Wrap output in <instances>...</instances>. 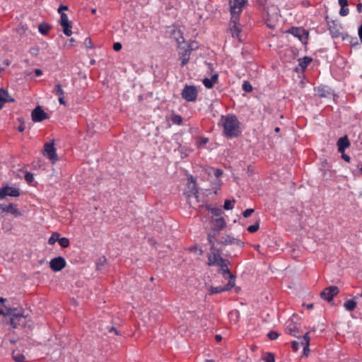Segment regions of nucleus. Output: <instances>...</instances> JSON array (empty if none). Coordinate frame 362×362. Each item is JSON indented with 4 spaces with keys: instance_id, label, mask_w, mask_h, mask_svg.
<instances>
[{
    "instance_id": "nucleus-49",
    "label": "nucleus",
    "mask_w": 362,
    "mask_h": 362,
    "mask_svg": "<svg viewBox=\"0 0 362 362\" xmlns=\"http://www.w3.org/2000/svg\"><path fill=\"white\" fill-rule=\"evenodd\" d=\"M338 2L341 7H348L347 0H338Z\"/></svg>"
},
{
    "instance_id": "nucleus-62",
    "label": "nucleus",
    "mask_w": 362,
    "mask_h": 362,
    "mask_svg": "<svg viewBox=\"0 0 362 362\" xmlns=\"http://www.w3.org/2000/svg\"><path fill=\"white\" fill-rule=\"evenodd\" d=\"M216 339L217 341H221L222 337H221V335L217 334V335H216Z\"/></svg>"
},
{
    "instance_id": "nucleus-35",
    "label": "nucleus",
    "mask_w": 362,
    "mask_h": 362,
    "mask_svg": "<svg viewBox=\"0 0 362 362\" xmlns=\"http://www.w3.org/2000/svg\"><path fill=\"white\" fill-rule=\"evenodd\" d=\"M7 95V91L4 89H0V104L3 105L4 103L8 101V100L6 98Z\"/></svg>"
},
{
    "instance_id": "nucleus-38",
    "label": "nucleus",
    "mask_w": 362,
    "mask_h": 362,
    "mask_svg": "<svg viewBox=\"0 0 362 362\" xmlns=\"http://www.w3.org/2000/svg\"><path fill=\"white\" fill-rule=\"evenodd\" d=\"M172 122L175 124H181L182 122V118L179 115H175L171 118Z\"/></svg>"
},
{
    "instance_id": "nucleus-42",
    "label": "nucleus",
    "mask_w": 362,
    "mask_h": 362,
    "mask_svg": "<svg viewBox=\"0 0 362 362\" xmlns=\"http://www.w3.org/2000/svg\"><path fill=\"white\" fill-rule=\"evenodd\" d=\"M300 341H293L291 342V347H292L293 351H297L300 347Z\"/></svg>"
},
{
    "instance_id": "nucleus-41",
    "label": "nucleus",
    "mask_w": 362,
    "mask_h": 362,
    "mask_svg": "<svg viewBox=\"0 0 362 362\" xmlns=\"http://www.w3.org/2000/svg\"><path fill=\"white\" fill-rule=\"evenodd\" d=\"M279 334L275 331H270L267 333V337L271 340H275L279 337Z\"/></svg>"
},
{
    "instance_id": "nucleus-21",
    "label": "nucleus",
    "mask_w": 362,
    "mask_h": 362,
    "mask_svg": "<svg viewBox=\"0 0 362 362\" xmlns=\"http://www.w3.org/2000/svg\"><path fill=\"white\" fill-rule=\"evenodd\" d=\"M192 49H193L190 45H187L186 49L179 52V57L181 59V66H185L189 62V57Z\"/></svg>"
},
{
    "instance_id": "nucleus-61",
    "label": "nucleus",
    "mask_w": 362,
    "mask_h": 362,
    "mask_svg": "<svg viewBox=\"0 0 362 362\" xmlns=\"http://www.w3.org/2000/svg\"><path fill=\"white\" fill-rule=\"evenodd\" d=\"M357 11L358 12H362V3H359L357 5Z\"/></svg>"
},
{
    "instance_id": "nucleus-23",
    "label": "nucleus",
    "mask_w": 362,
    "mask_h": 362,
    "mask_svg": "<svg viewBox=\"0 0 362 362\" xmlns=\"http://www.w3.org/2000/svg\"><path fill=\"white\" fill-rule=\"evenodd\" d=\"M299 340H300V344L303 346V354L305 356L308 355L310 351L309 345H310V337L309 332H307L303 337H298Z\"/></svg>"
},
{
    "instance_id": "nucleus-44",
    "label": "nucleus",
    "mask_w": 362,
    "mask_h": 362,
    "mask_svg": "<svg viewBox=\"0 0 362 362\" xmlns=\"http://www.w3.org/2000/svg\"><path fill=\"white\" fill-rule=\"evenodd\" d=\"M349 8L348 7H341L340 8V11H339V14L341 16H346L349 14Z\"/></svg>"
},
{
    "instance_id": "nucleus-30",
    "label": "nucleus",
    "mask_w": 362,
    "mask_h": 362,
    "mask_svg": "<svg viewBox=\"0 0 362 362\" xmlns=\"http://www.w3.org/2000/svg\"><path fill=\"white\" fill-rule=\"evenodd\" d=\"M357 305V303L354 300H348L344 303V307L347 311H353Z\"/></svg>"
},
{
    "instance_id": "nucleus-33",
    "label": "nucleus",
    "mask_w": 362,
    "mask_h": 362,
    "mask_svg": "<svg viewBox=\"0 0 362 362\" xmlns=\"http://www.w3.org/2000/svg\"><path fill=\"white\" fill-rule=\"evenodd\" d=\"M58 243L63 248H66L70 245V241L67 238L63 237L58 239Z\"/></svg>"
},
{
    "instance_id": "nucleus-2",
    "label": "nucleus",
    "mask_w": 362,
    "mask_h": 362,
    "mask_svg": "<svg viewBox=\"0 0 362 362\" xmlns=\"http://www.w3.org/2000/svg\"><path fill=\"white\" fill-rule=\"evenodd\" d=\"M207 240L210 245V252L208 254V262L207 265L215 266L219 262H223L224 259L221 254V250L215 247V243L217 241L216 234L208 233Z\"/></svg>"
},
{
    "instance_id": "nucleus-37",
    "label": "nucleus",
    "mask_w": 362,
    "mask_h": 362,
    "mask_svg": "<svg viewBox=\"0 0 362 362\" xmlns=\"http://www.w3.org/2000/svg\"><path fill=\"white\" fill-rule=\"evenodd\" d=\"M234 203H235L234 200L230 201V200L226 199L224 202L223 208L226 210H230V209H233Z\"/></svg>"
},
{
    "instance_id": "nucleus-28",
    "label": "nucleus",
    "mask_w": 362,
    "mask_h": 362,
    "mask_svg": "<svg viewBox=\"0 0 362 362\" xmlns=\"http://www.w3.org/2000/svg\"><path fill=\"white\" fill-rule=\"evenodd\" d=\"M51 28H52L51 25H49L48 23H45V22H43L39 25L38 31L41 34H42L44 35H47L49 33Z\"/></svg>"
},
{
    "instance_id": "nucleus-8",
    "label": "nucleus",
    "mask_w": 362,
    "mask_h": 362,
    "mask_svg": "<svg viewBox=\"0 0 362 362\" xmlns=\"http://www.w3.org/2000/svg\"><path fill=\"white\" fill-rule=\"evenodd\" d=\"M288 33H291L294 37L298 38V40L303 44H307L308 40V32L300 27H293L288 30Z\"/></svg>"
},
{
    "instance_id": "nucleus-46",
    "label": "nucleus",
    "mask_w": 362,
    "mask_h": 362,
    "mask_svg": "<svg viewBox=\"0 0 362 362\" xmlns=\"http://www.w3.org/2000/svg\"><path fill=\"white\" fill-rule=\"evenodd\" d=\"M214 171V176L218 179L223 174V170H221V169H214V168H211Z\"/></svg>"
},
{
    "instance_id": "nucleus-15",
    "label": "nucleus",
    "mask_w": 362,
    "mask_h": 362,
    "mask_svg": "<svg viewBox=\"0 0 362 362\" xmlns=\"http://www.w3.org/2000/svg\"><path fill=\"white\" fill-rule=\"evenodd\" d=\"M229 262L226 259H223V262H219L216 264V266L219 267V271L221 273L222 276L225 279H228L229 281H235V276L233 275L230 270L228 269Z\"/></svg>"
},
{
    "instance_id": "nucleus-19",
    "label": "nucleus",
    "mask_w": 362,
    "mask_h": 362,
    "mask_svg": "<svg viewBox=\"0 0 362 362\" xmlns=\"http://www.w3.org/2000/svg\"><path fill=\"white\" fill-rule=\"evenodd\" d=\"M220 244L223 245H235L239 248H243L245 243L240 239L235 238L230 235H226L222 240L219 242Z\"/></svg>"
},
{
    "instance_id": "nucleus-63",
    "label": "nucleus",
    "mask_w": 362,
    "mask_h": 362,
    "mask_svg": "<svg viewBox=\"0 0 362 362\" xmlns=\"http://www.w3.org/2000/svg\"><path fill=\"white\" fill-rule=\"evenodd\" d=\"M307 308L308 309H312L313 308V304L310 303V304H308L306 305Z\"/></svg>"
},
{
    "instance_id": "nucleus-18",
    "label": "nucleus",
    "mask_w": 362,
    "mask_h": 362,
    "mask_svg": "<svg viewBox=\"0 0 362 362\" xmlns=\"http://www.w3.org/2000/svg\"><path fill=\"white\" fill-rule=\"evenodd\" d=\"M235 286V281H228V283L225 286H210L209 288V294H215V293H219L224 291H230Z\"/></svg>"
},
{
    "instance_id": "nucleus-27",
    "label": "nucleus",
    "mask_w": 362,
    "mask_h": 362,
    "mask_svg": "<svg viewBox=\"0 0 362 362\" xmlns=\"http://www.w3.org/2000/svg\"><path fill=\"white\" fill-rule=\"evenodd\" d=\"M317 93L320 98H327L330 95L329 90L327 86H319Z\"/></svg>"
},
{
    "instance_id": "nucleus-45",
    "label": "nucleus",
    "mask_w": 362,
    "mask_h": 362,
    "mask_svg": "<svg viewBox=\"0 0 362 362\" xmlns=\"http://www.w3.org/2000/svg\"><path fill=\"white\" fill-rule=\"evenodd\" d=\"M254 212L253 209H247L243 212V216L245 218L249 217Z\"/></svg>"
},
{
    "instance_id": "nucleus-57",
    "label": "nucleus",
    "mask_w": 362,
    "mask_h": 362,
    "mask_svg": "<svg viewBox=\"0 0 362 362\" xmlns=\"http://www.w3.org/2000/svg\"><path fill=\"white\" fill-rule=\"evenodd\" d=\"M59 103L62 105H65L64 95L59 97Z\"/></svg>"
},
{
    "instance_id": "nucleus-36",
    "label": "nucleus",
    "mask_w": 362,
    "mask_h": 362,
    "mask_svg": "<svg viewBox=\"0 0 362 362\" xmlns=\"http://www.w3.org/2000/svg\"><path fill=\"white\" fill-rule=\"evenodd\" d=\"M259 223L258 221H257L253 225L250 226L247 230L248 232L253 233H255L256 231H257L259 230Z\"/></svg>"
},
{
    "instance_id": "nucleus-16",
    "label": "nucleus",
    "mask_w": 362,
    "mask_h": 362,
    "mask_svg": "<svg viewBox=\"0 0 362 362\" xmlns=\"http://www.w3.org/2000/svg\"><path fill=\"white\" fill-rule=\"evenodd\" d=\"M0 210L1 212L11 214L15 217L22 216L21 211L18 209L17 205L10 203L8 204H0Z\"/></svg>"
},
{
    "instance_id": "nucleus-25",
    "label": "nucleus",
    "mask_w": 362,
    "mask_h": 362,
    "mask_svg": "<svg viewBox=\"0 0 362 362\" xmlns=\"http://www.w3.org/2000/svg\"><path fill=\"white\" fill-rule=\"evenodd\" d=\"M230 30L233 36L238 37L239 33L241 32V29L239 25V21H235L233 17L230 18Z\"/></svg>"
},
{
    "instance_id": "nucleus-32",
    "label": "nucleus",
    "mask_w": 362,
    "mask_h": 362,
    "mask_svg": "<svg viewBox=\"0 0 362 362\" xmlns=\"http://www.w3.org/2000/svg\"><path fill=\"white\" fill-rule=\"evenodd\" d=\"M209 211L211 212L214 218L222 217L223 211L220 208H209Z\"/></svg>"
},
{
    "instance_id": "nucleus-59",
    "label": "nucleus",
    "mask_w": 362,
    "mask_h": 362,
    "mask_svg": "<svg viewBox=\"0 0 362 362\" xmlns=\"http://www.w3.org/2000/svg\"><path fill=\"white\" fill-rule=\"evenodd\" d=\"M302 5L305 7H308L310 6V3L308 1H303Z\"/></svg>"
},
{
    "instance_id": "nucleus-58",
    "label": "nucleus",
    "mask_w": 362,
    "mask_h": 362,
    "mask_svg": "<svg viewBox=\"0 0 362 362\" xmlns=\"http://www.w3.org/2000/svg\"><path fill=\"white\" fill-rule=\"evenodd\" d=\"M4 65L8 66L11 64V61L8 59H6L3 62Z\"/></svg>"
},
{
    "instance_id": "nucleus-13",
    "label": "nucleus",
    "mask_w": 362,
    "mask_h": 362,
    "mask_svg": "<svg viewBox=\"0 0 362 362\" xmlns=\"http://www.w3.org/2000/svg\"><path fill=\"white\" fill-rule=\"evenodd\" d=\"M32 120L34 122H40L44 119L49 117L48 115L42 110V108L37 105L31 112Z\"/></svg>"
},
{
    "instance_id": "nucleus-39",
    "label": "nucleus",
    "mask_w": 362,
    "mask_h": 362,
    "mask_svg": "<svg viewBox=\"0 0 362 362\" xmlns=\"http://www.w3.org/2000/svg\"><path fill=\"white\" fill-rule=\"evenodd\" d=\"M264 362H275L274 356L272 353H267L265 356L263 357Z\"/></svg>"
},
{
    "instance_id": "nucleus-22",
    "label": "nucleus",
    "mask_w": 362,
    "mask_h": 362,
    "mask_svg": "<svg viewBox=\"0 0 362 362\" xmlns=\"http://www.w3.org/2000/svg\"><path fill=\"white\" fill-rule=\"evenodd\" d=\"M338 151L339 153H344L345 149L349 148L351 145V143L348 139L346 135L340 137L337 142Z\"/></svg>"
},
{
    "instance_id": "nucleus-14",
    "label": "nucleus",
    "mask_w": 362,
    "mask_h": 362,
    "mask_svg": "<svg viewBox=\"0 0 362 362\" xmlns=\"http://www.w3.org/2000/svg\"><path fill=\"white\" fill-rule=\"evenodd\" d=\"M187 187L189 189L187 197H190L191 196L194 195L196 197H198L199 190L197 185L196 180L194 177L189 175L187 176Z\"/></svg>"
},
{
    "instance_id": "nucleus-43",
    "label": "nucleus",
    "mask_w": 362,
    "mask_h": 362,
    "mask_svg": "<svg viewBox=\"0 0 362 362\" xmlns=\"http://www.w3.org/2000/svg\"><path fill=\"white\" fill-rule=\"evenodd\" d=\"M13 358L16 362H25V356L23 354H18L16 356H13Z\"/></svg>"
},
{
    "instance_id": "nucleus-26",
    "label": "nucleus",
    "mask_w": 362,
    "mask_h": 362,
    "mask_svg": "<svg viewBox=\"0 0 362 362\" xmlns=\"http://www.w3.org/2000/svg\"><path fill=\"white\" fill-rule=\"evenodd\" d=\"M218 81V74H215L210 78H205L203 79V84L206 88H211Z\"/></svg>"
},
{
    "instance_id": "nucleus-55",
    "label": "nucleus",
    "mask_w": 362,
    "mask_h": 362,
    "mask_svg": "<svg viewBox=\"0 0 362 362\" xmlns=\"http://www.w3.org/2000/svg\"><path fill=\"white\" fill-rule=\"evenodd\" d=\"M108 332H109L110 333H111V332H115L117 335V334H119V333H118L117 330V329H116L113 326L110 327L108 329Z\"/></svg>"
},
{
    "instance_id": "nucleus-24",
    "label": "nucleus",
    "mask_w": 362,
    "mask_h": 362,
    "mask_svg": "<svg viewBox=\"0 0 362 362\" xmlns=\"http://www.w3.org/2000/svg\"><path fill=\"white\" fill-rule=\"evenodd\" d=\"M328 29L332 34V37H338L341 35L340 28L335 21H332L327 23Z\"/></svg>"
},
{
    "instance_id": "nucleus-3",
    "label": "nucleus",
    "mask_w": 362,
    "mask_h": 362,
    "mask_svg": "<svg viewBox=\"0 0 362 362\" xmlns=\"http://www.w3.org/2000/svg\"><path fill=\"white\" fill-rule=\"evenodd\" d=\"M247 3V0H229L230 13L235 21H240L239 15Z\"/></svg>"
},
{
    "instance_id": "nucleus-20",
    "label": "nucleus",
    "mask_w": 362,
    "mask_h": 362,
    "mask_svg": "<svg viewBox=\"0 0 362 362\" xmlns=\"http://www.w3.org/2000/svg\"><path fill=\"white\" fill-rule=\"evenodd\" d=\"M170 38L177 44V47L185 42L183 33L180 29H173L170 33Z\"/></svg>"
},
{
    "instance_id": "nucleus-6",
    "label": "nucleus",
    "mask_w": 362,
    "mask_h": 362,
    "mask_svg": "<svg viewBox=\"0 0 362 362\" xmlns=\"http://www.w3.org/2000/svg\"><path fill=\"white\" fill-rule=\"evenodd\" d=\"M42 154L44 156L48 158L52 163H55L57 162L58 156L57 154V149L54 147V141L47 142L44 144Z\"/></svg>"
},
{
    "instance_id": "nucleus-48",
    "label": "nucleus",
    "mask_w": 362,
    "mask_h": 362,
    "mask_svg": "<svg viewBox=\"0 0 362 362\" xmlns=\"http://www.w3.org/2000/svg\"><path fill=\"white\" fill-rule=\"evenodd\" d=\"M122 46V44L120 42H115L114 45H113V49L115 51H119L121 50Z\"/></svg>"
},
{
    "instance_id": "nucleus-53",
    "label": "nucleus",
    "mask_w": 362,
    "mask_h": 362,
    "mask_svg": "<svg viewBox=\"0 0 362 362\" xmlns=\"http://www.w3.org/2000/svg\"><path fill=\"white\" fill-rule=\"evenodd\" d=\"M25 129V126L24 124V123H21L18 127V131L20 132H23Z\"/></svg>"
},
{
    "instance_id": "nucleus-17",
    "label": "nucleus",
    "mask_w": 362,
    "mask_h": 362,
    "mask_svg": "<svg viewBox=\"0 0 362 362\" xmlns=\"http://www.w3.org/2000/svg\"><path fill=\"white\" fill-rule=\"evenodd\" d=\"M286 331L288 334L298 338L299 337L298 334L301 333L299 325L291 319H289L286 323Z\"/></svg>"
},
{
    "instance_id": "nucleus-11",
    "label": "nucleus",
    "mask_w": 362,
    "mask_h": 362,
    "mask_svg": "<svg viewBox=\"0 0 362 362\" xmlns=\"http://www.w3.org/2000/svg\"><path fill=\"white\" fill-rule=\"evenodd\" d=\"M66 260L62 257H54L49 262L51 269L55 272L62 270L66 267Z\"/></svg>"
},
{
    "instance_id": "nucleus-47",
    "label": "nucleus",
    "mask_w": 362,
    "mask_h": 362,
    "mask_svg": "<svg viewBox=\"0 0 362 362\" xmlns=\"http://www.w3.org/2000/svg\"><path fill=\"white\" fill-rule=\"evenodd\" d=\"M85 45L86 46V47H88V48H93V44L92 42V40L89 37H87L85 40Z\"/></svg>"
},
{
    "instance_id": "nucleus-51",
    "label": "nucleus",
    "mask_w": 362,
    "mask_h": 362,
    "mask_svg": "<svg viewBox=\"0 0 362 362\" xmlns=\"http://www.w3.org/2000/svg\"><path fill=\"white\" fill-rule=\"evenodd\" d=\"M66 10H68V7L66 6L61 5L59 7L57 11L59 13H63L62 11H66Z\"/></svg>"
},
{
    "instance_id": "nucleus-34",
    "label": "nucleus",
    "mask_w": 362,
    "mask_h": 362,
    "mask_svg": "<svg viewBox=\"0 0 362 362\" xmlns=\"http://www.w3.org/2000/svg\"><path fill=\"white\" fill-rule=\"evenodd\" d=\"M242 88L244 91L247 93H250L252 91V86L250 83L247 81H244L242 84Z\"/></svg>"
},
{
    "instance_id": "nucleus-5",
    "label": "nucleus",
    "mask_w": 362,
    "mask_h": 362,
    "mask_svg": "<svg viewBox=\"0 0 362 362\" xmlns=\"http://www.w3.org/2000/svg\"><path fill=\"white\" fill-rule=\"evenodd\" d=\"M16 309H13L9 312L11 315V325L13 328L25 326L28 320L27 317L21 313H16Z\"/></svg>"
},
{
    "instance_id": "nucleus-52",
    "label": "nucleus",
    "mask_w": 362,
    "mask_h": 362,
    "mask_svg": "<svg viewBox=\"0 0 362 362\" xmlns=\"http://www.w3.org/2000/svg\"><path fill=\"white\" fill-rule=\"evenodd\" d=\"M266 13H267L266 21H267V25L269 27L272 28V26L269 23V21H270L271 16H270L268 11H266Z\"/></svg>"
},
{
    "instance_id": "nucleus-31",
    "label": "nucleus",
    "mask_w": 362,
    "mask_h": 362,
    "mask_svg": "<svg viewBox=\"0 0 362 362\" xmlns=\"http://www.w3.org/2000/svg\"><path fill=\"white\" fill-rule=\"evenodd\" d=\"M52 93L54 95H56L59 97L64 95V91L62 89V85L59 83H57L55 86L54 89L52 90Z\"/></svg>"
},
{
    "instance_id": "nucleus-4",
    "label": "nucleus",
    "mask_w": 362,
    "mask_h": 362,
    "mask_svg": "<svg viewBox=\"0 0 362 362\" xmlns=\"http://www.w3.org/2000/svg\"><path fill=\"white\" fill-rule=\"evenodd\" d=\"M181 95L187 102H195L198 95V90L195 86L185 85Z\"/></svg>"
},
{
    "instance_id": "nucleus-56",
    "label": "nucleus",
    "mask_w": 362,
    "mask_h": 362,
    "mask_svg": "<svg viewBox=\"0 0 362 362\" xmlns=\"http://www.w3.org/2000/svg\"><path fill=\"white\" fill-rule=\"evenodd\" d=\"M35 74L37 76H40L41 75H42V71L40 69H35Z\"/></svg>"
},
{
    "instance_id": "nucleus-40",
    "label": "nucleus",
    "mask_w": 362,
    "mask_h": 362,
    "mask_svg": "<svg viewBox=\"0 0 362 362\" xmlns=\"http://www.w3.org/2000/svg\"><path fill=\"white\" fill-rule=\"evenodd\" d=\"M24 177H25V181L28 184H30L34 180L33 174L30 172H26Z\"/></svg>"
},
{
    "instance_id": "nucleus-1",
    "label": "nucleus",
    "mask_w": 362,
    "mask_h": 362,
    "mask_svg": "<svg viewBox=\"0 0 362 362\" xmlns=\"http://www.w3.org/2000/svg\"><path fill=\"white\" fill-rule=\"evenodd\" d=\"M218 126L223 128V134L227 137L236 138L241 134L240 122L233 114L222 115Z\"/></svg>"
},
{
    "instance_id": "nucleus-60",
    "label": "nucleus",
    "mask_w": 362,
    "mask_h": 362,
    "mask_svg": "<svg viewBox=\"0 0 362 362\" xmlns=\"http://www.w3.org/2000/svg\"><path fill=\"white\" fill-rule=\"evenodd\" d=\"M358 36L362 42V25L358 28Z\"/></svg>"
},
{
    "instance_id": "nucleus-54",
    "label": "nucleus",
    "mask_w": 362,
    "mask_h": 362,
    "mask_svg": "<svg viewBox=\"0 0 362 362\" xmlns=\"http://www.w3.org/2000/svg\"><path fill=\"white\" fill-rule=\"evenodd\" d=\"M57 239L54 237V235L51 236L48 240V243L49 245H53L56 242Z\"/></svg>"
},
{
    "instance_id": "nucleus-50",
    "label": "nucleus",
    "mask_w": 362,
    "mask_h": 362,
    "mask_svg": "<svg viewBox=\"0 0 362 362\" xmlns=\"http://www.w3.org/2000/svg\"><path fill=\"white\" fill-rule=\"evenodd\" d=\"M341 153V158L346 161V162H348L349 163L350 160H351V158L349 156L346 155L344 153Z\"/></svg>"
},
{
    "instance_id": "nucleus-12",
    "label": "nucleus",
    "mask_w": 362,
    "mask_h": 362,
    "mask_svg": "<svg viewBox=\"0 0 362 362\" xmlns=\"http://www.w3.org/2000/svg\"><path fill=\"white\" fill-rule=\"evenodd\" d=\"M60 25L63 28V33L66 36H71L72 34L71 31V23L69 21V18L65 13H60Z\"/></svg>"
},
{
    "instance_id": "nucleus-29",
    "label": "nucleus",
    "mask_w": 362,
    "mask_h": 362,
    "mask_svg": "<svg viewBox=\"0 0 362 362\" xmlns=\"http://www.w3.org/2000/svg\"><path fill=\"white\" fill-rule=\"evenodd\" d=\"M313 61V59L310 57H304L298 59V64L303 69H305Z\"/></svg>"
},
{
    "instance_id": "nucleus-64",
    "label": "nucleus",
    "mask_w": 362,
    "mask_h": 362,
    "mask_svg": "<svg viewBox=\"0 0 362 362\" xmlns=\"http://www.w3.org/2000/svg\"><path fill=\"white\" fill-rule=\"evenodd\" d=\"M204 362H215V361L214 360L206 359L204 361Z\"/></svg>"
},
{
    "instance_id": "nucleus-7",
    "label": "nucleus",
    "mask_w": 362,
    "mask_h": 362,
    "mask_svg": "<svg viewBox=\"0 0 362 362\" xmlns=\"http://www.w3.org/2000/svg\"><path fill=\"white\" fill-rule=\"evenodd\" d=\"M211 232L209 233L216 234V238L218 235L219 231L226 227V222L223 217L212 218L210 221Z\"/></svg>"
},
{
    "instance_id": "nucleus-9",
    "label": "nucleus",
    "mask_w": 362,
    "mask_h": 362,
    "mask_svg": "<svg viewBox=\"0 0 362 362\" xmlns=\"http://www.w3.org/2000/svg\"><path fill=\"white\" fill-rule=\"evenodd\" d=\"M21 195V190L17 187H11L8 185L0 188V199H4L6 197H18Z\"/></svg>"
},
{
    "instance_id": "nucleus-10",
    "label": "nucleus",
    "mask_w": 362,
    "mask_h": 362,
    "mask_svg": "<svg viewBox=\"0 0 362 362\" xmlns=\"http://www.w3.org/2000/svg\"><path fill=\"white\" fill-rule=\"evenodd\" d=\"M339 293V289L337 286H330L322 290L320 296L323 300L330 302Z\"/></svg>"
}]
</instances>
